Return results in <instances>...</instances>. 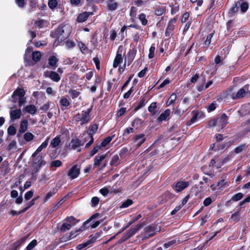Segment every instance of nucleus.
<instances>
[{
    "label": "nucleus",
    "mask_w": 250,
    "mask_h": 250,
    "mask_svg": "<svg viewBox=\"0 0 250 250\" xmlns=\"http://www.w3.org/2000/svg\"><path fill=\"white\" fill-rule=\"evenodd\" d=\"M83 143H82L81 140L78 139H72L69 143V147L72 149L76 150L80 146H83Z\"/></svg>",
    "instance_id": "f8f14e48"
},
{
    "label": "nucleus",
    "mask_w": 250,
    "mask_h": 250,
    "mask_svg": "<svg viewBox=\"0 0 250 250\" xmlns=\"http://www.w3.org/2000/svg\"><path fill=\"white\" fill-rule=\"evenodd\" d=\"M62 164V162L60 160L53 161L50 163L51 167H59Z\"/></svg>",
    "instance_id": "8fccbe9b"
},
{
    "label": "nucleus",
    "mask_w": 250,
    "mask_h": 250,
    "mask_svg": "<svg viewBox=\"0 0 250 250\" xmlns=\"http://www.w3.org/2000/svg\"><path fill=\"white\" fill-rule=\"evenodd\" d=\"M28 126V122L26 120H22L20 124V126L19 128V132L20 133H24L26 131L27 128Z\"/></svg>",
    "instance_id": "393cba45"
},
{
    "label": "nucleus",
    "mask_w": 250,
    "mask_h": 250,
    "mask_svg": "<svg viewBox=\"0 0 250 250\" xmlns=\"http://www.w3.org/2000/svg\"><path fill=\"white\" fill-rule=\"evenodd\" d=\"M44 75L46 77L50 78L52 81L58 82H59L61 78L59 74L54 71H46L44 72Z\"/></svg>",
    "instance_id": "9d476101"
},
{
    "label": "nucleus",
    "mask_w": 250,
    "mask_h": 250,
    "mask_svg": "<svg viewBox=\"0 0 250 250\" xmlns=\"http://www.w3.org/2000/svg\"><path fill=\"white\" fill-rule=\"evenodd\" d=\"M142 123L143 122L141 119L137 118L132 122L131 125L133 127L137 129L141 126Z\"/></svg>",
    "instance_id": "c85d7f7f"
},
{
    "label": "nucleus",
    "mask_w": 250,
    "mask_h": 250,
    "mask_svg": "<svg viewBox=\"0 0 250 250\" xmlns=\"http://www.w3.org/2000/svg\"><path fill=\"white\" fill-rule=\"evenodd\" d=\"M146 138L144 134L135 135L133 138V142L135 144L137 148H139L146 141Z\"/></svg>",
    "instance_id": "423d86ee"
},
{
    "label": "nucleus",
    "mask_w": 250,
    "mask_h": 250,
    "mask_svg": "<svg viewBox=\"0 0 250 250\" xmlns=\"http://www.w3.org/2000/svg\"><path fill=\"white\" fill-rule=\"evenodd\" d=\"M58 60L54 56H50L48 59V64L52 67H56L57 62Z\"/></svg>",
    "instance_id": "cd10ccee"
},
{
    "label": "nucleus",
    "mask_w": 250,
    "mask_h": 250,
    "mask_svg": "<svg viewBox=\"0 0 250 250\" xmlns=\"http://www.w3.org/2000/svg\"><path fill=\"white\" fill-rule=\"evenodd\" d=\"M155 50V47L154 45H152L149 50L148 58L152 59L154 57V52Z\"/></svg>",
    "instance_id": "a18cd8bd"
},
{
    "label": "nucleus",
    "mask_w": 250,
    "mask_h": 250,
    "mask_svg": "<svg viewBox=\"0 0 250 250\" xmlns=\"http://www.w3.org/2000/svg\"><path fill=\"white\" fill-rule=\"evenodd\" d=\"M121 48H122V47L120 46L118 51H119ZM118 52L119 51H118V53L117 54L115 57L113 64V66L114 68H117L119 64L121 63L123 61L122 55L121 54H119Z\"/></svg>",
    "instance_id": "aec40b11"
},
{
    "label": "nucleus",
    "mask_w": 250,
    "mask_h": 250,
    "mask_svg": "<svg viewBox=\"0 0 250 250\" xmlns=\"http://www.w3.org/2000/svg\"><path fill=\"white\" fill-rule=\"evenodd\" d=\"M157 107V103L156 102L152 103L148 107V110L151 112L153 113L154 112V110Z\"/></svg>",
    "instance_id": "4d7b16f0"
},
{
    "label": "nucleus",
    "mask_w": 250,
    "mask_h": 250,
    "mask_svg": "<svg viewBox=\"0 0 250 250\" xmlns=\"http://www.w3.org/2000/svg\"><path fill=\"white\" fill-rule=\"evenodd\" d=\"M217 106V104L216 101L213 102L210 104L207 107V110L208 112H211L214 110Z\"/></svg>",
    "instance_id": "e433bc0d"
},
{
    "label": "nucleus",
    "mask_w": 250,
    "mask_h": 250,
    "mask_svg": "<svg viewBox=\"0 0 250 250\" xmlns=\"http://www.w3.org/2000/svg\"><path fill=\"white\" fill-rule=\"evenodd\" d=\"M216 164L215 165V167L217 168L220 167L225 163V161H223L222 159H218L217 157V159L216 160Z\"/></svg>",
    "instance_id": "e2e57ef3"
},
{
    "label": "nucleus",
    "mask_w": 250,
    "mask_h": 250,
    "mask_svg": "<svg viewBox=\"0 0 250 250\" xmlns=\"http://www.w3.org/2000/svg\"><path fill=\"white\" fill-rule=\"evenodd\" d=\"M65 221L67 223L70 224L71 226H74L76 223V220L73 216H70L67 217L65 219Z\"/></svg>",
    "instance_id": "58836bf2"
},
{
    "label": "nucleus",
    "mask_w": 250,
    "mask_h": 250,
    "mask_svg": "<svg viewBox=\"0 0 250 250\" xmlns=\"http://www.w3.org/2000/svg\"><path fill=\"white\" fill-rule=\"evenodd\" d=\"M189 183L188 182L180 181L177 182L173 187V188L177 192H180L188 187Z\"/></svg>",
    "instance_id": "9b49d317"
},
{
    "label": "nucleus",
    "mask_w": 250,
    "mask_h": 250,
    "mask_svg": "<svg viewBox=\"0 0 250 250\" xmlns=\"http://www.w3.org/2000/svg\"><path fill=\"white\" fill-rule=\"evenodd\" d=\"M16 3L20 7H23L26 4V0H15Z\"/></svg>",
    "instance_id": "680f3d73"
},
{
    "label": "nucleus",
    "mask_w": 250,
    "mask_h": 250,
    "mask_svg": "<svg viewBox=\"0 0 250 250\" xmlns=\"http://www.w3.org/2000/svg\"><path fill=\"white\" fill-rule=\"evenodd\" d=\"M91 110L89 109L87 111H82L77 114L75 117L76 122H80L81 125L87 124L90 120V112Z\"/></svg>",
    "instance_id": "7ed1b4c3"
},
{
    "label": "nucleus",
    "mask_w": 250,
    "mask_h": 250,
    "mask_svg": "<svg viewBox=\"0 0 250 250\" xmlns=\"http://www.w3.org/2000/svg\"><path fill=\"white\" fill-rule=\"evenodd\" d=\"M249 5L247 2H242L240 5L241 11L245 12L248 9Z\"/></svg>",
    "instance_id": "052dcab7"
},
{
    "label": "nucleus",
    "mask_w": 250,
    "mask_h": 250,
    "mask_svg": "<svg viewBox=\"0 0 250 250\" xmlns=\"http://www.w3.org/2000/svg\"><path fill=\"white\" fill-rule=\"evenodd\" d=\"M248 146V145H247L246 144H241L235 148L234 152L236 154L240 153L243 151H245Z\"/></svg>",
    "instance_id": "b1692460"
},
{
    "label": "nucleus",
    "mask_w": 250,
    "mask_h": 250,
    "mask_svg": "<svg viewBox=\"0 0 250 250\" xmlns=\"http://www.w3.org/2000/svg\"><path fill=\"white\" fill-rule=\"evenodd\" d=\"M170 110L169 109H166L163 113H162L158 118L159 122L167 120L168 116L170 114Z\"/></svg>",
    "instance_id": "412c9836"
},
{
    "label": "nucleus",
    "mask_w": 250,
    "mask_h": 250,
    "mask_svg": "<svg viewBox=\"0 0 250 250\" xmlns=\"http://www.w3.org/2000/svg\"><path fill=\"white\" fill-rule=\"evenodd\" d=\"M41 53L39 51H35L32 53V59L35 62H38L40 60L41 58Z\"/></svg>",
    "instance_id": "f704fd0d"
},
{
    "label": "nucleus",
    "mask_w": 250,
    "mask_h": 250,
    "mask_svg": "<svg viewBox=\"0 0 250 250\" xmlns=\"http://www.w3.org/2000/svg\"><path fill=\"white\" fill-rule=\"evenodd\" d=\"M156 227L153 226H148L144 229L145 234L144 236V239H147L153 236L155 234Z\"/></svg>",
    "instance_id": "0eeeda50"
},
{
    "label": "nucleus",
    "mask_w": 250,
    "mask_h": 250,
    "mask_svg": "<svg viewBox=\"0 0 250 250\" xmlns=\"http://www.w3.org/2000/svg\"><path fill=\"white\" fill-rule=\"evenodd\" d=\"M74 238V236H71V235L66 234L61 238V242H65Z\"/></svg>",
    "instance_id": "69168bd1"
},
{
    "label": "nucleus",
    "mask_w": 250,
    "mask_h": 250,
    "mask_svg": "<svg viewBox=\"0 0 250 250\" xmlns=\"http://www.w3.org/2000/svg\"><path fill=\"white\" fill-rule=\"evenodd\" d=\"M101 148V146H96L94 148L89 152V156L92 157L94 154H95Z\"/></svg>",
    "instance_id": "79ce46f5"
},
{
    "label": "nucleus",
    "mask_w": 250,
    "mask_h": 250,
    "mask_svg": "<svg viewBox=\"0 0 250 250\" xmlns=\"http://www.w3.org/2000/svg\"><path fill=\"white\" fill-rule=\"evenodd\" d=\"M98 128V125L96 124H94L90 126L88 129L86 130V133L87 134V138L88 139H90V141L89 142L85 144V148L89 147L93 144L94 139L93 138L92 135L96 132Z\"/></svg>",
    "instance_id": "20e7f679"
},
{
    "label": "nucleus",
    "mask_w": 250,
    "mask_h": 250,
    "mask_svg": "<svg viewBox=\"0 0 250 250\" xmlns=\"http://www.w3.org/2000/svg\"><path fill=\"white\" fill-rule=\"evenodd\" d=\"M213 33H210L207 36L206 40L205 41V44L207 46H208L210 44V42H211V39L212 37H213Z\"/></svg>",
    "instance_id": "6e6d98bb"
},
{
    "label": "nucleus",
    "mask_w": 250,
    "mask_h": 250,
    "mask_svg": "<svg viewBox=\"0 0 250 250\" xmlns=\"http://www.w3.org/2000/svg\"><path fill=\"white\" fill-rule=\"evenodd\" d=\"M146 16L145 14L142 13L139 15V19L141 21L143 25H146L147 23V20L146 19Z\"/></svg>",
    "instance_id": "ea45409f"
},
{
    "label": "nucleus",
    "mask_w": 250,
    "mask_h": 250,
    "mask_svg": "<svg viewBox=\"0 0 250 250\" xmlns=\"http://www.w3.org/2000/svg\"><path fill=\"white\" fill-rule=\"evenodd\" d=\"M10 118L12 121L21 118V109H17L10 111Z\"/></svg>",
    "instance_id": "dca6fc26"
},
{
    "label": "nucleus",
    "mask_w": 250,
    "mask_h": 250,
    "mask_svg": "<svg viewBox=\"0 0 250 250\" xmlns=\"http://www.w3.org/2000/svg\"><path fill=\"white\" fill-rule=\"evenodd\" d=\"M24 109L27 112L31 114H35L37 111L36 106L33 104H30L26 106Z\"/></svg>",
    "instance_id": "a878e982"
},
{
    "label": "nucleus",
    "mask_w": 250,
    "mask_h": 250,
    "mask_svg": "<svg viewBox=\"0 0 250 250\" xmlns=\"http://www.w3.org/2000/svg\"><path fill=\"white\" fill-rule=\"evenodd\" d=\"M80 167L77 165H73L68 171L67 173V176L71 180H74L80 175Z\"/></svg>",
    "instance_id": "39448f33"
},
{
    "label": "nucleus",
    "mask_w": 250,
    "mask_h": 250,
    "mask_svg": "<svg viewBox=\"0 0 250 250\" xmlns=\"http://www.w3.org/2000/svg\"><path fill=\"white\" fill-rule=\"evenodd\" d=\"M176 99V95L175 93H172L169 97L168 100H167L166 104L167 106H169L171 104L174 103Z\"/></svg>",
    "instance_id": "2f4dec72"
},
{
    "label": "nucleus",
    "mask_w": 250,
    "mask_h": 250,
    "mask_svg": "<svg viewBox=\"0 0 250 250\" xmlns=\"http://www.w3.org/2000/svg\"><path fill=\"white\" fill-rule=\"evenodd\" d=\"M142 226L141 225L138 224L135 227L131 228L130 230L128 231L126 233L128 235V237L130 238L133 236L136 233V232L140 230Z\"/></svg>",
    "instance_id": "4be33fe9"
},
{
    "label": "nucleus",
    "mask_w": 250,
    "mask_h": 250,
    "mask_svg": "<svg viewBox=\"0 0 250 250\" xmlns=\"http://www.w3.org/2000/svg\"><path fill=\"white\" fill-rule=\"evenodd\" d=\"M92 12H84L79 15L77 18V21L79 22H83L85 21L87 18L90 16L92 15Z\"/></svg>",
    "instance_id": "2eb2a0df"
},
{
    "label": "nucleus",
    "mask_w": 250,
    "mask_h": 250,
    "mask_svg": "<svg viewBox=\"0 0 250 250\" xmlns=\"http://www.w3.org/2000/svg\"><path fill=\"white\" fill-rule=\"evenodd\" d=\"M78 45L82 53H85L88 49L85 44L82 42H79Z\"/></svg>",
    "instance_id": "a19ab883"
},
{
    "label": "nucleus",
    "mask_w": 250,
    "mask_h": 250,
    "mask_svg": "<svg viewBox=\"0 0 250 250\" xmlns=\"http://www.w3.org/2000/svg\"><path fill=\"white\" fill-rule=\"evenodd\" d=\"M58 3L56 0H49L48 1V5L49 7L52 9H54L57 6Z\"/></svg>",
    "instance_id": "09e8293b"
},
{
    "label": "nucleus",
    "mask_w": 250,
    "mask_h": 250,
    "mask_svg": "<svg viewBox=\"0 0 250 250\" xmlns=\"http://www.w3.org/2000/svg\"><path fill=\"white\" fill-rule=\"evenodd\" d=\"M27 238V236L24 237L20 239L19 240L17 241V242H15L13 244V247H14V249H16L19 247H20L22 243H23L25 241Z\"/></svg>",
    "instance_id": "473e14b6"
},
{
    "label": "nucleus",
    "mask_w": 250,
    "mask_h": 250,
    "mask_svg": "<svg viewBox=\"0 0 250 250\" xmlns=\"http://www.w3.org/2000/svg\"><path fill=\"white\" fill-rule=\"evenodd\" d=\"M248 92H250V90L249 89V85L246 84L239 90L235 96L232 95V98L233 99L243 98Z\"/></svg>",
    "instance_id": "6e6552de"
},
{
    "label": "nucleus",
    "mask_w": 250,
    "mask_h": 250,
    "mask_svg": "<svg viewBox=\"0 0 250 250\" xmlns=\"http://www.w3.org/2000/svg\"><path fill=\"white\" fill-rule=\"evenodd\" d=\"M106 154H98L97 155L94 160V163H93V167L96 168L98 167H99L101 163L103 161L106 157Z\"/></svg>",
    "instance_id": "4468645a"
},
{
    "label": "nucleus",
    "mask_w": 250,
    "mask_h": 250,
    "mask_svg": "<svg viewBox=\"0 0 250 250\" xmlns=\"http://www.w3.org/2000/svg\"><path fill=\"white\" fill-rule=\"evenodd\" d=\"M133 132V128L132 127L126 128L123 134L124 136L126 137L129 134Z\"/></svg>",
    "instance_id": "338daca9"
},
{
    "label": "nucleus",
    "mask_w": 250,
    "mask_h": 250,
    "mask_svg": "<svg viewBox=\"0 0 250 250\" xmlns=\"http://www.w3.org/2000/svg\"><path fill=\"white\" fill-rule=\"evenodd\" d=\"M114 135L112 136H108L105 138L103 141L102 142L101 146H105L106 145H107L112 140V139L114 138Z\"/></svg>",
    "instance_id": "c9c22d12"
},
{
    "label": "nucleus",
    "mask_w": 250,
    "mask_h": 250,
    "mask_svg": "<svg viewBox=\"0 0 250 250\" xmlns=\"http://www.w3.org/2000/svg\"><path fill=\"white\" fill-rule=\"evenodd\" d=\"M7 132L10 135H14L16 133V129L14 126L10 125L8 128Z\"/></svg>",
    "instance_id": "49530a36"
},
{
    "label": "nucleus",
    "mask_w": 250,
    "mask_h": 250,
    "mask_svg": "<svg viewBox=\"0 0 250 250\" xmlns=\"http://www.w3.org/2000/svg\"><path fill=\"white\" fill-rule=\"evenodd\" d=\"M96 239V238L93 237L90 239L87 240L85 243L78 245L76 247V249L77 250H81L87 247L90 244L94 243Z\"/></svg>",
    "instance_id": "f3484780"
},
{
    "label": "nucleus",
    "mask_w": 250,
    "mask_h": 250,
    "mask_svg": "<svg viewBox=\"0 0 250 250\" xmlns=\"http://www.w3.org/2000/svg\"><path fill=\"white\" fill-rule=\"evenodd\" d=\"M49 138H47L36 149V150L32 154V157L34 158L37 156V154L40 153L43 148L47 147L48 142Z\"/></svg>",
    "instance_id": "ddd939ff"
},
{
    "label": "nucleus",
    "mask_w": 250,
    "mask_h": 250,
    "mask_svg": "<svg viewBox=\"0 0 250 250\" xmlns=\"http://www.w3.org/2000/svg\"><path fill=\"white\" fill-rule=\"evenodd\" d=\"M243 196L242 193H238L234 195L231 198L233 201H237L240 200Z\"/></svg>",
    "instance_id": "bf43d9fd"
},
{
    "label": "nucleus",
    "mask_w": 250,
    "mask_h": 250,
    "mask_svg": "<svg viewBox=\"0 0 250 250\" xmlns=\"http://www.w3.org/2000/svg\"><path fill=\"white\" fill-rule=\"evenodd\" d=\"M145 101H146V99H145V97L142 98L138 105L135 108V110H137L139 109L140 108H141L142 107H143V106H144L145 104Z\"/></svg>",
    "instance_id": "603ef678"
},
{
    "label": "nucleus",
    "mask_w": 250,
    "mask_h": 250,
    "mask_svg": "<svg viewBox=\"0 0 250 250\" xmlns=\"http://www.w3.org/2000/svg\"><path fill=\"white\" fill-rule=\"evenodd\" d=\"M25 91L21 88H18L11 96V101L16 103L18 101L20 106L26 103V98L24 97Z\"/></svg>",
    "instance_id": "f03ea898"
},
{
    "label": "nucleus",
    "mask_w": 250,
    "mask_h": 250,
    "mask_svg": "<svg viewBox=\"0 0 250 250\" xmlns=\"http://www.w3.org/2000/svg\"><path fill=\"white\" fill-rule=\"evenodd\" d=\"M166 12V8L164 6L158 7L155 11V14L157 16H161Z\"/></svg>",
    "instance_id": "c756f323"
},
{
    "label": "nucleus",
    "mask_w": 250,
    "mask_h": 250,
    "mask_svg": "<svg viewBox=\"0 0 250 250\" xmlns=\"http://www.w3.org/2000/svg\"><path fill=\"white\" fill-rule=\"evenodd\" d=\"M119 160V158L118 155H116L113 156L111 161L110 162L111 166H116L117 165V162Z\"/></svg>",
    "instance_id": "5fc2aeb1"
},
{
    "label": "nucleus",
    "mask_w": 250,
    "mask_h": 250,
    "mask_svg": "<svg viewBox=\"0 0 250 250\" xmlns=\"http://www.w3.org/2000/svg\"><path fill=\"white\" fill-rule=\"evenodd\" d=\"M100 192L104 196H106L109 192V190L107 188H104L100 190Z\"/></svg>",
    "instance_id": "774afa93"
},
{
    "label": "nucleus",
    "mask_w": 250,
    "mask_h": 250,
    "mask_svg": "<svg viewBox=\"0 0 250 250\" xmlns=\"http://www.w3.org/2000/svg\"><path fill=\"white\" fill-rule=\"evenodd\" d=\"M37 245V241L36 240L34 239L32 240L26 247V250H31L33 248H34L36 245Z\"/></svg>",
    "instance_id": "4c0bfd02"
},
{
    "label": "nucleus",
    "mask_w": 250,
    "mask_h": 250,
    "mask_svg": "<svg viewBox=\"0 0 250 250\" xmlns=\"http://www.w3.org/2000/svg\"><path fill=\"white\" fill-rule=\"evenodd\" d=\"M71 227L72 226L70 224H69V223H67L66 222H65L62 224L60 229L62 232H65L67 230H69L70 229V228H71Z\"/></svg>",
    "instance_id": "72a5a7b5"
},
{
    "label": "nucleus",
    "mask_w": 250,
    "mask_h": 250,
    "mask_svg": "<svg viewBox=\"0 0 250 250\" xmlns=\"http://www.w3.org/2000/svg\"><path fill=\"white\" fill-rule=\"evenodd\" d=\"M240 214L238 211L234 212L232 214L230 218L231 221H237L239 220Z\"/></svg>",
    "instance_id": "864d4df0"
},
{
    "label": "nucleus",
    "mask_w": 250,
    "mask_h": 250,
    "mask_svg": "<svg viewBox=\"0 0 250 250\" xmlns=\"http://www.w3.org/2000/svg\"><path fill=\"white\" fill-rule=\"evenodd\" d=\"M71 33V27L69 25H64L58 27L55 31L54 37L57 39L55 41L62 42L66 39Z\"/></svg>",
    "instance_id": "f257e3e1"
},
{
    "label": "nucleus",
    "mask_w": 250,
    "mask_h": 250,
    "mask_svg": "<svg viewBox=\"0 0 250 250\" xmlns=\"http://www.w3.org/2000/svg\"><path fill=\"white\" fill-rule=\"evenodd\" d=\"M69 94L73 99H74L79 95L80 92L76 90H71L69 91Z\"/></svg>",
    "instance_id": "3c124183"
},
{
    "label": "nucleus",
    "mask_w": 250,
    "mask_h": 250,
    "mask_svg": "<svg viewBox=\"0 0 250 250\" xmlns=\"http://www.w3.org/2000/svg\"><path fill=\"white\" fill-rule=\"evenodd\" d=\"M133 204V201L130 199H127L125 202H124L122 205L121 206V208H127L129 206Z\"/></svg>",
    "instance_id": "c03bdc74"
},
{
    "label": "nucleus",
    "mask_w": 250,
    "mask_h": 250,
    "mask_svg": "<svg viewBox=\"0 0 250 250\" xmlns=\"http://www.w3.org/2000/svg\"><path fill=\"white\" fill-rule=\"evenodd\" d=\"M217 125L221 126V128L224 127V126L228 123V117L225 114H223L217 118Z\"/></svg>",
    "instance_id": "1a4fd4ad"
},
{
    "label": "nucleus",
    "mask_w": 250,
    "mask_h": 250,
    "mask_svg": "<svg viewBox=\"0 0 250 250\" xmlns=\"http://www.w3.org/2000/svg\"><path fill=\"white\" fill-rule=\"evenodd\" d=\"M180 241L179 239L172 240L170 241L167 243H166L164 244V247L166 248H168L174 245H175L176 244H179L180 243Z\"/></svg>",
    "instance_id": "7c9ffc66"
},
{
    "label": "nucleus",
    "mask_w": 250,
    "mask_h": 250,
    "mask_svg": "<svg viewBox=\"0 0 250 250\" xmlns=\"http://www.w3.org/2000/svg\"><path fill=\"white\" fill-rule=\"evenodd\" d=\"M99 203V199L97 197H93L92 198L91 200V206L95 207L97 206Z\"/></svg>",
    "instance_id": "de8ad7c7"
},
{
    "label": "nucleus",
    "mask_w": 250,
    "mask_h": 250,
    "mask_svg": "<svg viewBox=\"0 0 250 250\" xmlns=\"http://www.w3.org/2000/svg\"><path fill=\"white\" fill-rule=\"evenodd\" d=\"M61 143V139L59 136L55 137L50 143V146L53 148H55L58 146Z\"/></svg>",
    "instance_id": "bb28decb"
},
{
    "label": "nucleus",
    "mask_w": 250,
    "mask_h": 250,
    "mask_svg": "<svg viewBox=\"0 0 250 250\" xmlns=\"http://www.w3.org/2000/svg\"><path fill=\"white\" fill-rule=\"evenodd\" d=\"M34 158L33 160V163L34 164L37 165L40 167L45 165L46 162L44 161L42 155H37V156Z\"/></svg>",
    "instance_id": "a211bd4d"
},
{
    "label": "nucleus",
    "mask_w": 250,
    "mask_h": 250,
    "mask_svg": "<svg viewBox=\"0 0 250 250\" xmlns=\"http://www.w3.org/2000/svg\"><path fill=\"white\" fill-rule=\"evenodd\" d=\"M65 45L68 48H71L74 47L76 45V44L74 42L68 40L65 42Z\"/></svg>",
    "instance_id": "0e129e2a"
},
{
    "label": "nucleus",
    "mask_w": 250,
    "mask_h": 250,
    "mask_svg": "<svg viewBox=\"0 0 250 250\" xmlns=\"http://www.w3.org/2000/svg\"><path fill=\"white\" fill-rule=\"evenodd\" d=\"M60 103L62 106L65 107L68 106L70 104V103L68 101V100L65 98H63L61 100Z\"/></svg>",
    "instance_id": "13d9d810"
},
{
    "label": "nucleus",
    "mask_w": 250,
    "mask_h": 250,
    "mask_svg": "<svg viewBox=\"0 0 250 250\" xmlns=\"http://www.w3.org/2000/svg\"><path fill=\"white\" fill-rule=\"evenodd\" d=\"M118 3L115 0H108L107 7L109 10L113 11L117 8Z\"/></svg>",
    "instance_id": "5701e85b"
},
{
    "label": "nucleus",
    "mask_w": 250,
    "mask_h": 250,
    "mask_svg": "<svg viewBox=\"0 0 250 250\" xmlns=\"http://www.w3.org/2000/svg\"><path fill=\"white\" fill-rule=\"evenodd\" d=\"M137 50L136 49H133L129 50L127 53V59L128 61V65H129L134 59Z\"/></svg>",
    "instance_id": "6ab92c4d"
},
{
    "label": "nucleus",
    "mask_w": 250,
    "mask_h": 250,
    "mask_svg": "<svg viewBox=\"0 0 250 250\" xmlns=\"http://www.w3.org/2000/svg\"><path fill=\"white\" fill-rule=\"evenodd\" d=\"M34 135L30 132H27L24 134V139L26 142H29L33 140Z\"/></svg>",
    "instance_id": "37998d69"
}]
</instances>
